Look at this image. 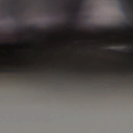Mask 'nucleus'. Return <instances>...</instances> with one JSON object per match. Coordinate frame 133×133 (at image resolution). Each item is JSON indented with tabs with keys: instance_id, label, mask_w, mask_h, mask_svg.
<instances>
[{
	"instance_id": "obj_9",
	"label": "nucleus",
	"mask_w": 133,
	"mask_h": 133,
	"mask_svg": "<svg viewBox=\"0 0 133 133\" xmlns=\"http://www.w3.org/2000/svg\"><path fill=\"white\" fill-rule=\"evenodd\" d=\"M74 28H75V29H76L77 28L76 26H75L74 27Z\"/></svg>"
},
{
	"instance_id": "obj_5",
	"label": "nucleus",
	"mask_w": 133,
	"mask_h": 133,
	"mask_svg": "<svg viewBox=\"0 0 133 133\" xmlns=\"http://www.w3.org/2000/svg\"><path fill=\"white\" fill-rule=\"evenodd\" d=\"M84 1V0H81L80 3V4L81 3H82Z\"/></svg>"
},
{
	"instance_id": "obj_12",
	"label": "nucleus",
	"mask_w": 133,
	"mask_h": 133,
	"mask_svg": "<svg viewBox=\"0 0 133 133\" xmlns=\"http://www.w3.org/2000/svg\"><path fill=\"white\" fill-rule=\"evenodd\" d=\"M76 79H75V80H74V81H76Z\"/></svg>"
},
{
	"instance_id": "obj_3",
	"label": "nucleus",
	"mask_w": 133,
	"mask_h": 133,
	"mask_svg": "<svg viewBox=\"0 0 133 133\" xmlns=\"http://www.w3.org/2000/svg\"><path fill=\"white\" fill-rule=\"evenodd\" d=\"M77 15L76 14L74 15V17H73V18L74 20H75V21L77 19Z\"/></svg>"
},
{
	"instance_id": "obj_6",
	"label": "nucleus",
	"mask_w": 133,
	"mask_h": 133,
	"mask_svg": "<svg viewBox=\"0 0 133 133\" xmlns=\"http://www.w3.org/2000/svg\"><path fill=\"white\" fill-rule=\"evenodd\" d=\"M123 26L124 27L125 26H126V25L125 24H123Z\"/></svg>"
},
{
	"instance_id": "obj_1",
	"label": "nucleus",
	"mask_w": 133,
	"mask_h": 133,
	"mask_svg": "<svg viewBox=\"0 0 133 133\" xmlns=\"http://www.w3.org/2000/svg\"><path fill=\"white\" fill-rule=\"evenodd\" d=\"M65 76L66 74V0H65Z\"/></svg>"
},
{
	"instance_id": "obj_10",
	"label": "nucleus",
	"mask_w": 133,
	"mask_h": 133,
	"mask_svg": "<svg viewBox=\"0 0 133 133\" xmlns=\"http://www.w3.org/2000/svg\"><path fill=\"white\" fill-rule=\"evenodd\" d=\"M79 8H81V7L80 6H79Z\"/></svg>"
},
{
	"instance_id": "obj_7",
	"label": "nucleus",
	"mask_w": 133,
	"mask_h": 133,
	"mask_svg": "<svg viewBox=\"0 0 133 133\" xmlns=\"http://www.w3.org/2000/svg\"><path fill=\"white\" fill-rule=\"evenodd\" d=\"M31 28L32 29H34V27L33 26H32L31 27Z\"/></svg>"
},
{
	"instance_id": "obj_8",
	"label": "nucleus",
	"mask_w": 133,
	"mask_h": 133,
	"mask_svg": "<svg viewBox=\"0 0 133 133\" xmlns=\"http://www.w3.org/2000/svg\"><path fill=\"white\" fill-rule=\"evenodd\" d=\"M2 70V71H5V72L6 71V70H3V69Z\"/></svg>"
},
{
	"instance_id": "obj_11",
	"label": "nucleus",
	"mask_w": 133,
	"mask_h": 133,
	"mask_svg": "<svg viewBox=\"0 0 133 133\" xmlns=\"http://www.w3.org/2000/svg\"><path fill=\"white\" fill-rule=\"evenodd\" d=\"M77 14H78V12H77Z\"/></svg>"
},
{
	"instance_id": "obj_2",
	"label": "nucleus",
	"mask_w": 133,
	"mask_h": 133,
	"mask_svg": "<svg viewBox=\"0 0 133 133\" xmlns=\"http://www.w3.org/2000/svg\"><path fill=\"white\" fill-rule=\"evenodd\" d=\"M68 0H67V78L68 77Z\"/></svg>"
},
{
	"instance_id": "obj_4",
	"label": "nucleus",
	"mask_w": 133,
	"mask_h": 133,
	"mask_svg": "<svg viewBox=\"0 0 133 133\" xmlns=\"http://www.w3.org/2000/svg\"><path fill=\"white\" fill-rule=\"evenodd\" d=\"M17 29L18 30H19V31H20L21 30L22 28H17Z\"/></svg>"
}]
</instances>
